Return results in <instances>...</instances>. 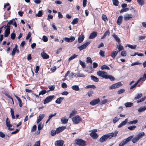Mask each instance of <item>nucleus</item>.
Instances as JSON below:
<instances>
[{
  "instance_id": "a211bd4d",
  "label": "nucleus",
  "mask_w": 146,
  "mask_h": 146,
  "mask_svg": "<svg viewBox=\"0 0 146 146\" xmlns=\"http://www.w3.org/2000/svg\"><path fill=\"white\" fill-rule=\"evenodd\" d=\"M41 56L44 59H46L49 58L48 55L45 52H43L41 53Z\"/></svg>"
},
{
  "instance_id": "20e7f679",
  "label": "nucleus",
  "mask_w": 146,
  "mask_h": 146,
  "mask_svg": "<svg viewBox=\"0 0 146 146\" xmlns=\"http://www.w3.org/2000/svg\"><path fill=\"white\" fill-rule=\"evenodd\" d=\"M133 138V136H131L127 138L124 139L119 144V146H123L125 144L129 142Z\"/></svg>"
},
{
  "instance_id": "c9c22d12",
  "label": "nucleus",
  "mask_w": 146,
  "mask_h": 146,
  "mask_svg": "<svg viewBox=\"0 0 146 146\" xmlns=\"http://www.w3.org/2000/svg\"><path fill=\"white\" fill-rule=\"evenodd\" d=\"M78 18H76L74 19L72 21V24L73 25H75L77 24L78 22Z\"/></svg>"
},
{
  "instance_id": "58836bf2",
  "label": "nucleus",
  "mask_w": 146,
  "mask_h": 146,
  "mask_svg": "<svg viewBox=\"0 0 146 146\" xmlns=\"http://www.w3.org/2000/svg\"><path fill=\"white\" fill-rule=\"evenodd\" d=\"M138 120L136 119L134 120L130 121L128 122L129 124L132 125L133 124H135L138 123Z\"/></svg>"
},
{
  "instance_id": "aec40b11",
  "label": "nucleus",
  "mask_w": 146,
  "mask_h": 146,
  "mask_svg": "<svg viewBox=\"0 0 146 146\" xmlns=\"http://www.w3.org/2000/svg\"><path fill=\"white\" fill-rule=\"evenodd\" d=\"M10 25H13L15 27H17V24L14 19H12V20H10Z\"/></svg>"
},
{
  "instance_id": "6e6552de",
  "label": "nucleus",
  "mask_w": 146,
  "mask_h": 146,
  "mask_svg": "<svg viewBox=\"0 0 146 146\" xmlns=\"http://www.w3.org/2000/svg\"><path fill=\"white\" fill-rule=\"evenodd\" d=\"M54 97V95L50 96L47 97L44 100V104H46L47 103L50 102L52 99Z\"/></svg>"
},
{
  "instance_id": "6ab92c4d",
  "label": "nucleus",
  "mask_w": 146,
  "mask_h": 146,
  "mask_svg": "<svg viewBox=\"0 0 146 146\" xmlns=\"http://www.w3.org/2000/svg\"><path fill=\"white\" fill-rule=\"evenodd\" d=\"M90 135L94 139H96L98 137L97 133L94 132H92L90 133Z\"/></svg>"
},
{
  "instance_id": "bf43d9fd",
  "label": "nucleus",
  "mask_w": 146,
  "mask_h": 146,
  "mask_svg": "<svg viewBox=\"0 0 146 146\" xmlns=\"http://www.w3.org/2000/svg\"><path fill=\"white\" fill-rule=\"evenodd\" d=\"M86 62L87 63H92V61L91 58L89 57H88L86 59Z\"/></svg>"
},
{
  "instance_id": "7ed1b4c3",
  "label": "nucleus",
  "mask_w": 146,
  "mask_h": 146,
  "mask_svg": "<svg viewBox=\"0 0 146 146\" xmlns=\"http://www.w3.org/2000/svg\"><path fill=\"white\" fill-rule=\"evenodd\" d=\"M72 121L74 124H78L82 120L81 118L79 115H77L72 119Z\"/></svg>"
},
{
  "instance_id": "39448f33",
  "label": "nucleus",
  "mask_w": 146,
  "mask_h": 146,
  "mask_svg": "<svg viewBox=\"0 0 146 146\" xmlns=\"http://www.w3.org/2000/svg\"><path fill=\"white\" fill-rule=\"evenodd\" d=\"M107 72L102 71H99L97 73L98 75L106 79L107 75Z\"/></svg>"
},
{
  "instance_id": "f8f14e48",
  "label": "nucleus",
  "mask_w": 146,
  "mask_h": 146,
  "mask_svg": "<svg viewBox=\"0 0 146 146\" xmlns=\"http://www.w3.org/2000/svg\"><path fill=\"white\" fill-rule=\"evenodd\" d=\"M66 128V126L60 127L57 128L56 129V133H59L65 129Z\"/></svg>"
},
{
  "instance_id": "6e6d98bb",
  "label": "nucleus",
  "mask_w": 146,
  "mask_h": 146,
  "mask_svg": "<svg viewBox=\"0 0 146 146\" xmlns=\"http://www.w3.org/2000/svg\"><path fill=\"white\" fill-rule=\"evenodd\" d=\"M46 91L45 90H43L40 91L39 94V95H44L46 94Z\"/></svg>"
},
{
  "instance_id": "c85d7f7f",
  "label": "nucleus",
  "mask_w": 146,
  "mask_h": 146,
  "mask_svg": "<svg viewBox=\"0 0 146 146\" xmlns=\"http://www.w3.org/2000/svg\"><path fill=\"white\" fill-rule=\"evenodd\" d=\"M146 110V106H144L143 107H140L138 109V111L139 112H140L145 111Z\"/></svg>"
},
{
  "instance_id": "bb28decb",
  "label": "nucleus",
  "mask_w": 146,
  "mask_h": 146,
  "mask_svg": "<svg viewBox=\"0 0 146 146\" xmlns=\"http://www.w3.org/2000/svg\"><path fill=\"white\" fill-rule=\"evenodd\" d=\"M64 98L60 97L58 98L55 101L56 103L57 104H60L61 103L62 100L64 99Z\"/></svg>"
},
{
  "instance_id": "b1692460",
  "label": "nucleus",
  "mask_w": 146,
  "mask_h": 146,
  "mask_svg": "<svg viewBox=\"0 0 146 146\" xmlns=\"http://www.w3.org/2000/svg\"><path fill=\"white\" fill-rule=\"evenodd\" d=\"M110 34V31L109 30H108L104 33L103 36L102 37L101 39H104L107 35H109Z\"/></svg>"
},
{
  "instance_id": "473e14b6",
  "label": "nucleus",
  "mask_w": 146,
  "mask_h": 146,
  "mask_svg": "<svg viewBox=\"0 0 146 146\" xmlns=\"http://www.w3.org/2000/svg\"><path fill=\"white\" fill-rule=\"evenodd\" d=\"M72 88L75 91H78L80 90L78 86L77 85H74L72 86Z\"/></svg>"
},
{
  "instance_id": "a878e982",
  "label": "nucleus",
  "mask_w": 146,
  "mask_h": 146,
  "mask_svg": "<svg viewBox=\"0 0 146 146\" xmlns=\"http://www.w3.org/2000/svg\"><path fill=\"white\" fill-rule=\"evenodd\" d=\"M16 98L19 102V107H22L23 106V103L21 99L17 96H16Z\"/></svg>"
},
{
  "instance_id": "9d476101",
  "label": "nucleus",
  "mask_w": 146,
  "mask_h": 146,
  "mask_svg": "<svg viewBox=\"0 0 146 146\" xmlns=\"http://www.w3.org/2000/svg\"><path fill=\"white\" fill-rule=\"evenodd\" d=\"M64 39L66 42H73L75 40V38L73 36H71L70 38L66 37Z\"/></svg>"
},
{
  "instance_id": "680f3d73",
  "label": "nucleus",
  "mask_w": 146,
  "mask_h": 146,
  "mask_svg": "<svg viewBox=\"0 0 146 146\" xmlns=\"http://www.w3.org/2000/svg\"><path fill=\"white\" fill-rule=\"evenodd\" d=\"M102 20L105 21H108V19L106 15H102Z\"/></svg>"
},
{
  "instance_id": "dca6fc26",
  "label": "nucleus",
  "mask_w": 146,
  "mask_h": 146,
  "mask_svg": "<svg viewBox=\"0 0 146 146\" xmlns=\"http://www.w3.org/2000/svg\"><path fill=\"white\" fill-rule=\"evenodd\" d=\"M119 52L118 51H113L111 53L110 56L113 58L114 59Z\"/></svg>"
},
{
  "instance_id": "5701e85b",
  "label": "nucleus",
  "mask_w": 146,
  "mask_h": 146,
  "mask_svg": "<svg viewBox=\"0 0 146 146\" xmlns=\"http://www.w3.org/2000/svg\"><path fill=\"white\" fill-rule=\"evenodd\" d=\"M90 77L91 79L95 82H98L99 81V79L98 78L93 75L91 76Z\"/></svg>"
},
{
  "instance_id": "c756f323",
  "label": "nucleus",
  "mask_w": 146,
  "mask_h": 146,
  "mask_svg": "<svg viewBox=\"0 0 146 146\" xmlns=\"http://www.w3.org/2000/svg\"><path fill=\"white\" fill-rule=\"evenodd\" d=\"M146 79V75L144 74L143 77L140 78L137 81L139 83L141 81L142 82L145 81Z\"/></svg>"
},
{
  "instance_id": "774afa93",
  "label": "nucleus",
  "mask_w": 146,
  "mask_h": 146,
  "mask_svg": "<svg viewBox=\"0 0 146 146\" xmlns=\"http://www.w3.org/2000/svg\"><path fill=\"white\" fill-rule=\"evenodd\" d=\"M99 54L102 57H104L105 56L104 52V51H102V50L100 51Z\"/></svg>"
},
{
  "instance_id": "ddd939ff",
  "label": "nucleus",
  "mask_w": 146,
  "mask_h": 146,
  "mask_svg": "<svg viewBox=\"0 0 146 146\" xmlns=\"http://www.w3.org/2000/svg\"><path fill=\"white\" fill-rule=\"evenodd\" d=\"M85 37L83 35L82 33L81 35H79L78 38V42L79 43L82 42L84 39Z\"/></svg>"
},
{
  "instance_id": "1a4fd4ad",
  "label": "nucleus",
  "mask_w": 146,
  "mask_h": 146,
  "mask_svg": "<svg viewBox=\"0 0 146 146\" xmlns=\"http://www.w3.org/2000/svg\"><path fill=\"white\" fill-rule=\"evenodd\" d=\"M9 22L7 23V25L4 27V29H5V34L4 36L5 37L8 36L9 35Z\"/></svg>"
},
{
  "instance_id": "4468645a",
  "label": "nucleus",
  "mask_w": 146,
  "mask_h": 146,
  "mask_svg": "<svg viewBox=\"0 0 146 146\" xmlns=\"http://www.w3.org/2000/svg\"><path fill=\"white\" fill-rule=\"evenodd\" d=\"M133 15L131 14H126L124 15V20L127 21L129 19H130L132 18Z\"/></svg>"
},
{
  "instance_id": "393cba45",
  "label": "nucleus",
  "mask_w": 146,
  "mask_h": 146,
  "mask_svg": "<svg viewBox=\"0 0 146 146\" xmlns=\"http://www.w3.org/2000/svg\"><path fill=\"white\" fill-rule=\"evenodd\" d=\"M106 79H109L111 81H113L115 80V78L112 75H107L106 78Z\"/></svg>"
},
{
  "instance_id": "052dcab7",
  "label": "nucleus",
  "mask_w": 146,
  "mask_h": 146,
  "mask_svg": "<svg viewBox=\"0 0 146 146\" xmlns=\"http://www.w3.org/2000/svg\"><path fill=\"white\" fill-rule=\"evenodd\" d=\"M125 91V90L123 89H122L119 90L117 91V93L118 94H121L123 93Z\"/></svg>"
},
{
  "instance_id": "ea45409f",
  "label": "nucleus",
  "mask_w": 146,
  "mask_h": 146,
  "mask_svg": "<svg viewBox=\"0 0 146 146\" xmlns=\"http://www.w3.org/2000/svg\"><path fill=\"white\" fill-rule=\"evenodd\" d=\"M10 112L12 118L13 119H15V117L14 115V111L13 109V108H11Z\"/></svg>"
},
{
  "instance_id": "0e129e2a",
  "label": "nucleus",
  "mask_w": 146,
  "mask_h": 146,
  "mask_svg": "<svg viewBox=\"0 0 146 146\" xmlns=\"http://www.w3.org/2000/svg\"><path fill=\"white\" fill-rule=\"evenodd\" d=\"M43 127V126L41 124V123H39L38 126V130H40L42 129Z\"/></svg>"
},
{
  "instance_id": "2eb2a0df",
  "label": "nucleus",
  "mask_w": 146,
  "mask_h": 146,
  "mask_svg": "<svg viewBox=\"0 0 146 146\" xmlns=\"http://www.w3.org/2000/svg\"><path fill=\"white\" fill-rule=\"evenodd\" d=\"M97 36V33L96 32L94 31L91 33L89 37V38L90 39H92L95 37Z\"/></svg>"
},
{
  "instance_id": "f704fd0d",
  "label": "nucleus",
  "mask_w": 146,
  "mask_h": 146,
  "mask_svg": "<svg viewBox=\"0 0 146 146\" xmlns=\"http://www.w3.org/2000/svg\"><path fill=\"white\" fill-rule=\"evenodd\" d=\"M77 111L74 109L72 111V112L70 114L69 117L71 118L73 117L76 113Z\"/></svg>"
},
{
  "instance_id": "0eeeda50",
  "label": "nucleus",
  "mask_w": 146,
  "mask_h": 146,
  "mask_svg": "<svg viewBox=\"0 0 146 146\" xmlns=\"http://www.w3.org/2000/svg\"><path fill=\"white\" fill-rule=\"evenodd\" d=\"M90 43V41L87 42L83 45L78 47V48L80 50L85 49Z\"/></svg>"
},
{
  "instance_id": "412c9836",
  "label": "nucleus",
  "mask_w": 146,
  "mask_h": 146,
  "mask_svg": "<svg viewBox=\"0 0 146 146\" xmlns=\"http://www.w3.org/2000/svg\"><path fill=\"white\" fill-rule=\"evenodd\" d=\"M44 116V114H40L38 116V118L37 119V123H39L41 121Z\"/></svg>"
},
{
  "instance_id": "a19ab883",
  "label": "nucleus",
  "mask_w": 146,
  "mask_h": 146,
  "mask_svg": "<svg viewBox=\"0 0 146 146\" xmlns=\"http://www.w3.org/2000/svg\"><path fill=\"white\" fill-rule=\"evenodd\" d=\"M80 64L82 66L83 68H84L86 67V64L84 62H83L81 60H79Z\"/></svg>"
},
{
  "instance_id": "2f4dec72",
  "label": "nucleus",
  "mask_w": 146,
  "mask_h": 146,
  "mask_svg": "<svg viewBox=\"0 0 146 146\" xmlns=\"http://www.w3.org/2000/svg\"><path fill=\"white\" fill-rule=\"evenodd\" d=\"M117 48L119 50L118 51L119 52L124 49L123 46L121 45V44H119V45H117Z\"/></svg>"
},
{
  "instance_id": "cd10ccee",
  "label": "nucleus",
  "mask_w": 146,
  "mask_h": 146,
  "mask_svg": "<svg viewBox=\"0 0 146 146\" xmlns=\"http://www.w3.org/2000/svg\"><path fill=\"white\" fill-rule=\"evenodd\" d=\"M9 42L7 43V45H4V49L5 50L7 49V53H8V52L9 51Z\"/></svg>"
},
{
  "instance_id": "8fccbe9b",
  "label": "nucleus",
  "mask_w": 146,
  "mask_h": 146,
  "mask_svg": "<svg viewBox=\"0 0 146 146\" xmlns=\"http://www.w3.org/2000/svg\"><path fill=\"white\" fill-rule=\"evenodd\" d=\"M48 88L50 89V90H48V91H49L50 90L53 91L54 89V88H55V86L54 85H52L51 86H48Z\"/></svg>"
},
{
  "instance_id": "69168bd1",
  "label": "nucleus",
  "mask_w": 146,
  "mask_h": 146,
  "mask_svg": "<svg viewBox=\"0 0 146 146\" xmlns=\"http://www.w3.org/2000/svg\"><path fill=\"white\" fill-rule=\"evenodd\" d=\"M36 129V125H34L33 126L31 130V132H34L35 131Z\"/></svg>"
},
{
  "instance_id": "37998d69",
  "label": "nucleus",
  "mask_w": 146,
  "mask_h": 146,
  "mask_svg": "<svg viewBox=\"0 0 146 146\" xmlns=\"http://www.w3.org/2000/svg\"><path fill=\"white\" fill-rule=\"evenodd\" d=\"M142 96V93L138 94L136 95V96L135 97L134 99L137 100V99H139Z\"/></svg>"
},
{
  "instance_id": "9b49d317",
  "label": "nucleus",
  "mask_w": 146,
  "mask_h": 146,
  "mask_svg": "<svg viewBox=\"0 0 146 146\" xmlns=\"http://www.w3.org/2000/svg\"><path fill=\"white\" fill-rule=\"evenodd\" d=\"M100 102V100L99 98H97L92 100L90 102V104L92 106H94L98 104Z\"/></svg>"
},
{
  "instance_id": "603ef678",
  "label": "nucleus",
  "mask_w": 146,
  "mask_h": 146,
  "mask_svg": "<svg viewBox=\"0 0 146 146\" xmlns=\"http://www.w3.org/2000/svg\"><path fill=\"white\" fill-rule=\"evenodd\" d=\"M17 46H15V47L14 48L13 50V51L12 52V56H14L15 54V53L16 52L17 50Z\"/></svg>"
},
{
  "instance_id": "c03bdc74",
  "label": "nucleus",
  "mask_w": 146,
  "mask_h": 146,
  "mask_svg": "<svg viewBox=\"0 0 146 146\" xmlns=\"http://www.w3.org/2000/svg\"><path fill=\"white\" fill-rule=\"evenodd\" d=\"M113 5L115 6H117L119 4V1L117 0H112Z\"/></svg>"
},
{
  "instance_id": "5fc2aeb1",
  "label": "nucleus",
  "mask_w": 146,
  "mask_h": 146,
  "mask_svg": "<svg viewBox=\"0 0 146 146\" xmlns=\"http://www.w3.org/2000/svg\"><path fill=\"white\" fill-rule=\"evenodd\" d=\"M68 121V119H66L65 118H64L63 119L62 118L61 119V121L62 123H63L65 124L67 123Z\"/></svg>"
},
{
  "instance_id": "09e8293b",
  "label": "nucleus",
  "mask_w": 146,
  "mask_h": 146,
  "mask_svg": "<svg viewBox=\"0 0 146 146\" xmlns=\"http://www.w3.org/2000/svg\"><path fill=\"white\" fill-rule=\"evenodd\" d=\"M129 10V8H123L121 9L120 11V13H122L123 12H125L128 11Z\"/></svg>"
},
{
  "instance_id": "79ce46f5",
  "label": "nucleus",
  "mask_w": 146,
  "mask_h": 146,
  "mask_svg": "<svg viewBox=\"0 0 146 146\" xmlns=\"http://www.w3.org/2000/svg\"><path fill=\"white\" fill-rule=\"evenodd\" d=\"M85 88L86 89H88L89 88H92L93 89H95L96 88V87L94 85H89L86 86Z\"/></svg>"
},
{
  "instance_id": "f3484780",
  "label": "nucleus",
  "mask_w": 146,
  "mask_h": 146,
  "mask_svg": "<svg viewBox=\"0 0 146 146\" xmlns=\"http://www.w3.org/2000/svg\"><path fill=\"white\" fill-rule=\"evenodd\" d=\"M123 17L122 16H119L117 21V23L119 25H120L122 22Z\"/></svg>"
},
{
  "instance_id": "f257e3e1",
  "label": "nucleus",
  "mask_w": 146,
  "mask_h": 146,
  "mask_svg": "<svg viewBox=\"0 0 146 146\" xmlns=\"http://www.w3.org/2000/svg\"><path fill=\"white\" fill-rule=\"evenodd\" d=\"M118 133V131L116 130L114 133H111L102 136L100 139V142L102 143L106 141L108 139H111L112 137H116Z\"/></svg>"
},
{
  "instance_id": "e433bc0d",
  "label": "nucleus",
  "mask_w": 146,
  "mask_h": 146,
  "mask_svg": "<svg viewBox=\"0 0 146 146\" xmlns=\"http://www.w3.org/2000/svg\"><path fill=\"white\" fill-rule=\"evenodd\" d=\"M133 105V104L131 102H127L125 104V106L126 107H130L132 106Z\"/></svg>"
},
{
  "instance_id": "3c124183",
  "label": "nucleus",
  "mask_w": 146,
  "mask_h": 146,
  "mask_svg": "<svg viewBox=\"0 0 146 146\" xmlns=\"http://www.w3.org/2000/svg\"><path fill=\"white\" fill-rule=\"evenodd\" d=\"M127 46H128L130 48L132 49H134L136 48V45H132L130 44H127Z\"/></svg>"
},
{
  "instance_id": "a18cd8bd",
  "label": "nucleus",
  "mask_w": 146,
  "mask_h": 146,
  "mask_svg": "<svg viewBox=\"0 0 146 146\" xmlns=\"http://www.w3.org/2000/svg\"><path fill=\"white\" fill-rule=\"evenodd\" d=\"M42 15V12L41 11H39L37 14L35 15L36 17H41Z\"/></svg>"
},
{
  "instance_id": "13d9d810",
  "label": "nucleus",
  "mask_w": 146,
  "mask_h": 146,
  "mask_svg": "<svg viewBox=\"0 0 146 146\" xmlns=\"http://www.w3.org/2000/svg\"><path fill=\"white\" fill-rule=\"evenodd\" d=\"M146 99V96H144V97L142 98L141 99H140L137 101V103H139V102H141L144 100H145Z\"/></svg>"
},
{
  "instance_id": "de8ad7c7",
  "label": "nucleus",
  "mask_w": 146,
  "mask_h": 146,
  "mask_svg": "<svg viewBox=\"0 0 146 146\" xmlns=\"http://www.w3.org/2000/svg\"><path fill=\"white\" fill-rule=\"evenodd\" d=\"M77 56H78L76 55V54H74L69 58L68 59V61H70V60L75 58Z\"/></svg>"
},
{
  "instance_id": "338daca9",
  "label": "nucleus",
  "mask_w": 146,
  "mask_h": 146,
  "mask_svg": "<svg viewBox=\"0 0 146 146\" xmlns=\"http://www.w3.org/2000/svg\"><path fill=\"white\" fill-rule=\"evenodd\" d=\"M42 40L44 42H46L48 40L47 38L45 36H43L42 37Z\"/></svg>"
},
{
  "instance_id": "4d7b16f0",
  "label": "nucleus",
  "mask_w": 146,
  "mask_h": 146,
  "mask_svg": "<svg viewBox=\"0 0 146 146\" xmlns=\"http://www.w3.org/2000/svg\"><path fill=\"white\" fill-rule=\"evenodd\" d=\"M136 127V126L135 125H133L129 127H128V129L130 130H132L134 129Z\"/></svg>"
},
{
  "instance_id": "7c9ffc66",
  "label": "nucleus",
  "mask_w": 146,
  "mask_h": 146,
  "mask_svg": "<svg viewBox=\"0 0 146 146\" xmlns=\"http://www.w3.org/2000/svg\"><path fill=\"white\" fill-rule=\"evenodd\" d=\"M145 134L144 132H142L139 133L136 136L139 139H140L142 137L145 135Z\"/></svg>"
},
{
  "instance_id": "4c0bfd02",
  "label": "nucleus",
  "mask_w": 146,
  "mask_h": 146,
  "mask_svg": "<svg viewBox=\"0 0 146 146\" xmlns=\"http://www.w3.org/2000/svg\"><path fill=\"white\" fill-rule=\"evenodd\" d=\"M101 69L102 70H103L104 69H107L108 70H109L110 69V68L108 67L106 65H104L101 66Z\"/></svg>"
},
{
  "instance_id": "e2e57ef3",
  "label": "nucleus",
  "mask_w": 146,
  "mask_h": 146,
  "mask_svg": "<svg viewBox=\"0 0 146 146\" xmlns=\"http://www.w3.org/2000/svg\"><path fill=\"white\" fill-rule=\"evenodd\" d=\"M93 93L94 92L93 90H90L87 93L89 97H90L92 96Z\"/></svg>"
},
{
  "instance_id": "864d4df0",
  "label": "nucleus",
  "mask_w": 146,
  "mask_h": 146,
  "mask_svg": "<svg viewBox=\"0 0 146 146\" xmlns=\"http://www.w3.org/2000/svg\"><path fill=\"white\" fill-rule=\"evenodd\" d=\"M56 133V130H55L54 129H52L50 132V134L51 135L54 136Z\"/></svg>"
},
{
  "instance_id": "4be33fe9",
  "label": "nucleus",
  "mask_w": 146,
  "mask_h": 146,
  "mask_svg": "<svg viewBox=\"0 0 146 146\" xmlns=\"http://www.w3.org/2000/svg\"><path fill=\"white\" fill-rule=\"evenodd\" d=\"M113 36L117 42L118 43L120 42V39L117 35L114 34L113 35Z\"/></svg>"
},
{
  "instance_id": "423d86ee",
  "label": "nucleus",
  "mask_w": 146,
  "mask_h": 146,
  "mask_svg": "<svg viewBox=\"0 0 146 146\" xmlns=\"http://www.w3.org/2000/svg\"><path fill=\"white\" fill-rule=\"evenodd\" d=\"M122 85L121 82H118L111 85L109 87V88L110 89L116 88L119 87Z\"/></svg>"
},
{
  "instance_id": "49530a36",
  "label": "nucleus",
  "mask_w": 146,
  "mask_h": 146,
  "mask_svg": "<svg viewBox=\"0 0 146 146\" xmlns=\"http://www.w3.org/2000/svg\"><path fill=\"white\" fill-rule=\"evenodd\" d=\"M137 1L139 5H143L144 3V0H137Z\"/></svg>"
},
{
  "instance_id": "72a5a7b5",
  "label": "nucleus",
  "mask_w": 146,
  "mask_h": 146,
  "mask_svg": "<svg viewBox=\"0 0 146 146\" xmlns=\"http://www.w3.org/2000/svg\"><path fill=\"white\" fill-rule=\"evenodd\" d=\"M139 139L136 136L135 137H134L132 140V141L133 143H135L137 142Z\"/></svg>"
},
{
  "instance_id": "f03ea898",
  "label": "nucleus",
  "mask_w": 146,
  "mask_h": 146,
  "mask_svg": "<svg viewBox=\"0 0 146 146\" xmlns=\"http://www.w3.org/2000/svg\"><path fill=\"white\" fill-rule=\"evenodd\" d=\"M86 141L81 139H76L74 141V146H85L86 145Z\"/></svg>"
}]
</instances>
